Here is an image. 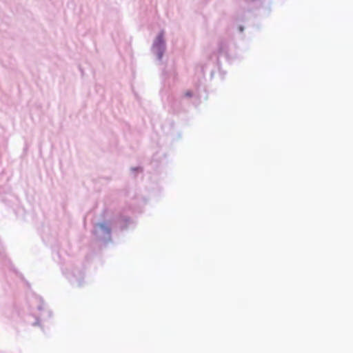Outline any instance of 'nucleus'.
I'll return each instance as SVG.
<instances>
[{
    "label": "nucleus",
    "instance_id": "nucleus-1",
    "mask_svg": "<svg viewBox=\"0 0 353 353\" xmlns=\"http://www.w3.org/2000/svg\"><path fill=\"white\" fill-rule=\"evenodd\" d=\"M185 95L188 97H191L192 94L190 91H187V92H185Z\"/></svg>",
    "mask_w": 353,
    "mask_h": 353
},
{
    "label": "nucleus",
    "instance_id": "nucleus-2",
    "mask_svg": "<svg viewBox=\"0 0 353 353\" xmlns=\"http://www.w3.org/2000/svg\"><path fill=\"white\" fill-rule=\"evenodd\" d=\"M99 226L101 228H105V225L103 224H100Z\"/></svg>",
    "mask_w": 353,
    "mask_h": 353
}]
</instances>
